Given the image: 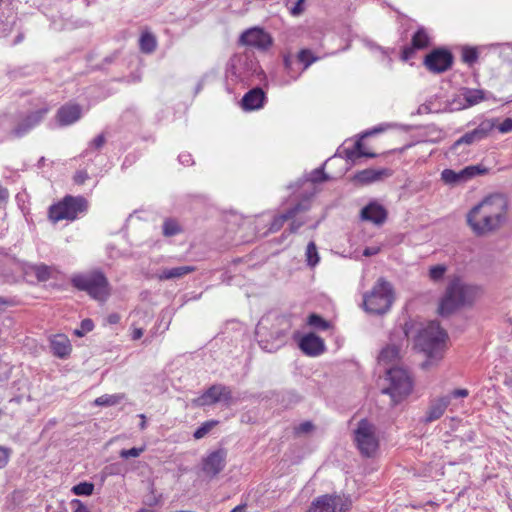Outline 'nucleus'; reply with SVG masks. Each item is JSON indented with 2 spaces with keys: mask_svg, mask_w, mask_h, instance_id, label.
<instances>
[{
  "mask_svg": "<svg viewBox=\"0 0 512 512\" xmlns=\"http://www.w3.org/2000/svg\"><path fill=\"white\" fill-rule=\"evenodd\" d=\"M508 202L503 194H492L475 205L466 220L474 234L482 236L501 227L505 221Z\"/></svg>",
  "mask_w": 512,
  "mask_h": 512,
  "instance_id": "nucleus-1",
  "label": "nucleus"
},
{
  "mask_svg": "<svg viewBox=\"0 0 512 512\" xmlns=\"http://www.w3.org/2000/svg\"><path fill=\"white\" fill-rule=\"evenodd\" d=\"M480 292V288L462 282L455 278L449 282L445 294L439 305V314L448 316L459 308L474 302Z\"/></svg>",
  "mask_w": 512,
  "mask_h": 512,
  "instance_id": "nucleus-2",
  "label": "nucleus"
},
{
  "mask_svg": "<svg viewBox=\"0 0 512 512\" xmlns=\"http://www.w3.org/2000/svg\"><path fill=\"white\" fill-rule=\"evenodd\" d=\"M291 327L288 317L277 316L271 330L268 331L267 319H261L256 328V334L260 337V347L270 353L276 352L286 344Z\"/></svg>",
  "mask_w": 512,
  "mask_h": 512,
  "instance_id": "nucleus-3",
  "label": "nucleus"
},
{
  "mask_svg": "<svg viewBox=\"0 0 512 512\" xmlns=\"http://www.w3.org/2000/svg\"><path fill=\"white\" fill-rule=\"evenodd\" d=\"M448 335L438 321H430L419 333L417 345L429 359H441Z\"/></svg>",
  "mask_w": 512,
  "mask_h": 512,
  "instance_id": "nucleus-4",
  "label": "nucleus"
},
{
  "mask_svg": "<svg viewBox=\"0 0 512 512\" xmlns=\"http://www.w3.org/2000/svg\"><path fill=\"white\" fill-rule=\"evenodd\" d=\"M394 301L392 285L383 278L377 280L371 291L364 295L363 305L368 313L383 315Z\"/></svg>",
  "mask_w": 512,
  "mask_h": 512,
  "instance_id": "nucleus-5",
  "label": "nucleus"
},
{
  "mask_svg": "<svg viewBox=\"0 0 512 512\" xmlns=\"http://www.w3.org/2000/svg\"><path fill=\"white\" fill-rule=\"evenodd\" d=\"M73 287L87 292L92 298L105 301L109 295V283L100 271L77 274L71 278Z\"/></svg>",
  "mask_w": 512,
  "mask_h": 512,
  "instance_id": "nucleus-6",
  "label": "nucleus"
},
{
  "mask_svg": "<svg viewBox=\"0 0 512 512\" xmlns=\"http://www.w3.org/2000/svg\"><path fill=\"white\" fill-rule=\"evenodd\" d=\"M386 374L389 386L383 389V393L389 394L394 404H397L411 393L413 388L411 376L401 367L387 368Z\"/></svg>",
  "mask_w": 512,
  "mask_h": 512,
  "instance_id": "nucleus-7",
  "label": "nucleus"
},
{
  "mask_svg": "<svg viewBox=\"0 0 512 512\" xmlns=\"http://www.w3.org/2000/svg\"><path fill=\"white\" fill-rule=\"evenodd\" d=\"M309 209L310 198L302 199L284 213L275 216L269 227V231L277 232L283 227L285 222L290 220L289 232L296 233L307 222V219L303 218L301 214L307 212Z\"/></svg>",
  "mask_w": 512,
  "mask_h": 512,
  "instance_id": "nucleus-8",
  "label": "nucleus"
},
{
  "mask_svg": "<svg viewBox=\"0 0 512 512\" xmlns=\"http://www.w3.org/2000/svg\"><path fill=\"white\" fill-rule=\"evenodd\" d=\"M87 209V201L83 197L66 196L61 202L49 208V218L56 223L61 220H75Z\"/></svg>",
  "mask_w": 512,
  "mask_h": 512,
  "instance_id": "nucleus-9",
  "label": "nucleus"
},
{
  "mask_svg": "<svg viewBox=\"0 0 512 512\" xmlns=\"http://www.w3.org/2000/svg\"><path fill=\"white\" fill-rule=\"evenodd\" d=\"M376 426L367 419L358 422L354 439L360 453L366 457L372 456L378 449L379 439Z\"/></svg>",
  "mask_w": 512,
  "mask_h": 512,
  "instance_id": "nucleus-10",
  "label": "nucleus"
},
{
  "mask_svg": "<svg viewBox=\"0 0 512 512\" xmlns=\"http://www.w3.org/2000/svg\"><path fill=\"white\" fill-rule=\"evenodd\" d=\"M218 402H222L226 406L233 403L232 391L228 386L214 384L202 395L192 400V404L197 407L210 406Z\"/></svg>",
  "mask_w": 512,
  "mask_h": 512,
  "instance_id": "nucleus-11",
  "label": "nucleus"
},
{
  "mask_svg": "<svg viewBox=\"0 0 512 512\" xmlns=\"http://www.w3.org/2000/svg\"><path fill=\"white\" fill-rule=\"evenodd\" d=\"M351 502L339 495H323L316 498L307 512H346Z\"/></svg>",
  "mask_w": 512,
  "mask_h": 512,
  "instance_id": "nucleus-12",
  "label": "nucleus"
},
{
  "mask_svg": "<svg viewBox=\"0 0 512 512\" xmlns=\"http://www.w3.org/2000/svg\"><path fill=\"white\" fill-rule=\"evenodd\" d=\"M48 111L47 107H43L36 111L20 114L14 128L10 131V135L15 138L23 137L43 121Z\"/></svg>",
  "mask_w": 512,
  "mask_h": 512,
  "instance_id": "nucleus-13",
  "label": "nucleus"
},
{
  "mask_svg": "<svg viewBox=\"0 0 512 512\" xmlns=\"http://www.w3.org/2000/svg\"><path fill=\"white\" fill-rule=\"evenodd\" d=\"M453 59L449 50L437 48L425 56L424 65L430 72L440 74L451 68Z\"/></svg>",
  "mask_w": 512,
  "mask_h": 512,
  "instance_id": "nucleus-14",
  "label": "nucleus"
},
{
  "mask_svg": "<svg viewBox=\"0 0 512 512\" xmlns=\"http://www.w3.org/2000/svg\"><path fill=\"white\" fill-rule=\"evenodd\" d=\"M239 42L245 46L254 47L259 50H267L272 46L273 38L269 33L264 31V29L252 27L241 34Z\"/></svg>",
  "mask_w": 512,
  "mask_h": 512,
  "instance_id": "nucleus-15",
  "label": "nucleus"
},
{
  "mask_svg": "<svg viewBox=\"0 0 512 512\" xmlns=\"http://www.w3.org/2000/svg\"><path fill=\"white\" fill-rule=\"evenodd\" d=\"M495 126L496 124L492 119L482 121L474 130L465 133L456 140L451 146V150L456 152L461 145H472L485 139Z\"/></svg>",
  "mask_w": 512,
  "mask_h": 512,
  "instance_id": "nucleus-16",
  "label": "nucleus"
},
{
  "mask_svg": "<svg viewBox=\"0 0 512 512\" xmlns=\"http://www.w3.org/2000/svg\"><path fill=\"white\" fill-rule=\"evenodd\" d=\"M486 172L487 169L480 165L467 166L458 172L452 169H444L441 173V179L448 185H458Z\"/></svg>",
  "mask_w": 512,
  "mask_h": 512,
  "instance_id": "nucleus-17",
  "label": "nucleus"
},
{
  "mask_svg": "<svg viewBox=\"0 0 512 512\" xmlns=\"http://www.w3.org/2000/svg\"><path fill=\"white\" fill-rule=\"evenodd\" d=\"M227 452L220 448L209 453L201 461V470L206 477H216L226 466Z\"/></svg>",
  "mask_w": 512,
  "mask_h": 512,
  "instance_id": "nucleus-18",
  "label": "nucleus"
},
{
  "mask_svg": "<svg viewBox=\"0 0 512 512\" xmlns=\"http://www.w3.org/2000/svg\"><path fill=\"white\" fill-rule=\"evenodd\" d=\"M299 348L308 356H318L324 352L325 344L319 336L308 333L299 340Z\"/></svg>",
  "mask_w": 512,
  "mask_h": 512,
  "instance_id": "nucleus-19",
  "label": "nucleus"
},
{
  "mask_svg": "<svg viewBox=\"0 0 512 512\" xmlns=\"http://www.w3.org/2000/svg\"><path fill=\"white\" fill-rule=\"evenodd\" d=\"M361 217L363 220L380 225L386 220L387 211L382 205L371 202L361 210Z\"/></svg>",
  "mask_w": 512,
  "mask_h": 512,
  "instance_id": "nucleus-20",
  "label": "nucleus"
},
{
  "mask_svg": "<svg viewBox=\"0 0 512 512\" xmlns=\"http://www.w3.org/2000/svg\"><path fill=\"white\" fill-rule=\"evenodd\" d=\"M265 98V93L261 88H253L243 96L241 100L242 107L246 111L260 109L263 107Z\"/></svg>",
  "mask_w": 512,
  "mask_h": 512,
  "instance_id": "nucleus-21",
  "label": "nucleus"
},
{
  "mask_svg": "<svg viewBox=\"0 0 512 512\" xmlns=\"http://www.w3.org/2000/svg\"><path fill=\"white\" fill-rule=\"evenodd\" d=\"M392 175L390 169H364L354 176V180L360 184H370Z\"/></svg>",
  "mask_w": 512,
  "mask_h": 512,
  "instance_id": "nucleus-22",
  "label": "nucleus"
},
{
  "mask_svg": "<svg viewBox=\"0 0 512 512\" xmlns=\"http://www.w3.org/2000/svg\"><path fill=\"white\" fill-rule=\"evenodd\" d=\"M81 118V107L78 104H66L57 112V119L61 126H68Z\"/></svg>",
  "mask_w": 512,
  "mask_h": 512,
  "instance_id": "nucleus-23",
  "label": "nucleus"
},
{
  "mask_svg": "<svg viewBox=\"0 0 512 512\" xmlns=\"http://www.w3.org/2000/svg\"><path fill=\"white\" fill-rule=\"evenodd\" d=\"M450 404V396H442L433 400L427 410L425 422L431 423L442 417L448 405Z\"/></svg>",
  "mask_w": 512,
  "mask_h": 512,
  "instance_id": "nucleus-24",
  "label": "nucleus"
},
{
  "mask_svg": "<svg viewBox=\"0 0 512 512\" xmlns=\"http://www.w3.org/2000/svg\"><path fill=\"white\" fill-rule=\"evenodd\" d=\"M52 353L59 358H66L71 352V344L67 336L63 334L54 335L50 339Z\"/></svg>",
  "mask_w": 512,
  "mask_h": 512,
  "instance_id": "nucleus-25",
  "label": "nucleus"
},
{
  "mask_svg": "<svg viewBox=\"0 0 512 512\" xmlns=\"http://www.w3.org/2000/svg\"><path fill=\"white\" fill-rule=\"evenodd\" d=\"M400 349L396 345H388L379 354V364L389 365L399 359Z\"/></svg>",
  "mask_w": 512,
  "mask_h": 512,
  "instance_id": "nucleus-26",
  "label": "nucleus"
},
{
  "mask_svg": "<svg viewBox=\"0 0 512 512\" xmlns=\"http://www.w3.org/2000/svg\"><path fill=\"white\" fill-rule=\"evenodd\" d=\"M195 268L193 266H179L173 267L169 269H164L159 276L161 280H169L175 278H181L191 272H193Z\"/></svg>",
  "mask_w": 512,
  "mask_h": 512,
  "instance_id": "nucleus-27",
  "label": "nucleus"
},
{
  "mask_svg": "<svg viewBox=\"0 0 512 512\" xmlns=\"http://www.w3.org/2000/svg\"><path fill=\"white\" fill-rule=\"evenodd\" d=\"M463 98L466 101L464 107H470L486 99V93L480 89H464Z\"/></svg>",
  "mask_w": 512,
  "mask_h": 512,
  "instance_id": "nucleus-28",
  "label": "nucleus"
},
{
  "mask_svg": "<svg viewBox=\"0 0 512 512\" xmlns=\"http://www.w3.org/2000/svg\"><path fill=\"white\" fill-rule=\"evenodd\" d=\"M346 156L348 159L355 161L356 159L361 157L374 158L376 154L364 151L363 143L361 139H359L354 143L351 149H346Z\"/></svg>",
  "mask_w": 512,
  "mask_h": 512,
  "instance_id": "nucleus-29",
  "label": "nucleus"
},
{
  "mask_svg": "<svg viewBox=\"0 0 512 512\" xmlns=\"http://www.w3.org/2000/svg\"><path fill=\"white\" fill-rule=\"evenodd\" d=\"M297 64H298L297 59H294V57L291 54H285L283 56V65H284L285 71L290 76V78L293 80H296L302 73L301 70L296 68Z\"/></svg>",
  "mask_w": 512,
  "mask_h": 512,
  "instance_id": "nucleus-30",
  "label": "nucleus"
},
{
  "mask_svg": "<svg viewBox=\"0 0 512 512\" xmlns=\"http://www.w3.org/2000/svg\"><path fill=\"white\" fill-rule=\"evenodd\" d=\"M28 269L40 282L48 281L51 278V268L43 263L30 265Z\"/></svg>",
  "mask_w": 512,
  "mask_h": 512,
  "instance_id": "nucleus-31",
  "label": "nucleus"
},
{
  "mask_svg": "<svg viewBox=\"0 0 512 512\" xmlns=\"http://www.w3.org/2000/svg\"><path fill=\"white\" fill-rule=\"evenodd\" d=\"M429 36L424 28H419L412 37V46L415 49H424L429 45Z\"/></svg>",
  "mask_w": 512,
  "mask_h": 512,
  "instance_id": "nucleus-32",
  "label": "nucleus"
},
{
  "mask_svg": "<svg viewBox=\"0 0 512 512\" xmlns=\"http://www.w3.org/2000/svg\"><path fill=\"white\" fill-rule=\"evenodd\" d=\"M140 49L144 53H152L156 49V39L150 33H143L139 40Z\"/></svg>",
  "mask_w": 512,
  "mask_h": 512,
  "instance_id": "nucleus-33",
  "label": "nucleus"
},
{
  "mask_svg": "<svg viewBox=\"0 0 512 512\" xmlns=\"http://www.w3.org/2000/svg\"><path fill=\"white\" fill-rule=\"evenodd\" d=\"M305 255L308 266L313 268L319 263L320 257L317 251L316 244L313 241L308 243Z\"/></svg>",
  "mask_w": 512,
  "mask_h": 512,
  "instance_id": "nucleus-34",
  "label": "nucleus"
},
{
  "mask_svg": "<svg viewBox=\"0 0 512 512\" xmlns=\"http://www.w3.org/2000/svg\"><path fill=\"white\" fill-rule=\"evenodd\" d=\"M122 399H124V394H105L96 398L95 404L97 406H112L120 403Z\"/></svg>",
  "mask_w": 512,
  "mask_h": 512,
  "instance_id": "nucleus-35",
  "label": "nucleus"
},
{
  "mask_svg": "<svg viewBox=\"0 0 512 512\" xmlns=\"http://www.w3.org/2000/svg\"><path fill=\"white\" fill-rule=\"evenodd\" d=\"M318 60L309 49H302L297 55L298 63L303 64L301 71H305L312 63Z\"/></svg>",
  "mask_w": 512,
  "mask_h": 512,
  "instance_id": "nucleus-36",
  "label": "nucleus"
},
{
  "mask_svg": "<svg viewBox=\"0 0 512 512\" xmlns=\"http://www.w3.org/2000/svg\"><path fill=\"white\" fill-rule=\"evenodd\" d=\"M308 325L318 330H327L329 328V322L322 318L320 315L312 313L309 315L307 320Z\"/></svg>",
  "mask_w": 512,
  "mask_h": 512,
  "instance_id": "nucleus-37",
  "label": "nucleus"
},
{
  "mask_svg": "<svg viewBox=\"0 0 512 512\" xmlns=\"http://www.w3.org/2000/svg\"><path fill=\"white\" fill-rule=\"evenodd\" d=\"M181 232V227L177 221L173 219H167L163 223V234L166 237L177 235Z\"/></svg>",
  "mask_w": 512,
  "mask_h": 512,
  "instance_id": "nucleus-38",
  "label": "nucleus"
},
{
  "mask_svg": "<svg viewBox=\"0 0 512 512\" xmlns=\"http://www.w3.org/2000/svg\"><path fill=\"white\" fill-rule=\"evenodd\" d=\"M217 424L218 421L216 420H210L202 423L194 432L193 437L197 440L205 437Z\"/></svg>",
  "mask_w": 512,
  "mask_h": 512,
  "instance_id": "nucleus-39",
  "label": "nucleus"
},
{
  "mask_svg": "<svg viewBox=\"0 0 512 512\" xmlns=\"http://www.w3.org/2000/svg\"><path fill=\"white\" fill-rule=\"evenodd\" d=\"M94 485L89 482H81L72 488V492L79 496H89L93 493Z\"/></svg>",
  "mask_w": 512,
  "mask_h": 512,
  "instance_id": "nucleus-40",
  "label": "nucleus"
},
{
  "mask_svg": "<svg viewBox=\"0 0 512 512\" xmlns=\"http://www.w3.org/2000/svg\"><path fill=\"white\" fill-rule=\"evenodd\" d=\"M462 59L465 63L472 65L478 59V52L475 48L465 47L462 51Z\"/></svg>",
  "mask_w": 512,
  "mask_h": 512,
  "instance_id": "nucleus-41",
  "label": "nucleus"
},
{
  "mask_svg": "<svg viewBox=\"0 0 512 512\" xmlns=\"http://www.w3.org/2000/svg\"><path fill=\"white\" fill-rule=\"evenodd\" d=\"M447 271V267L445 265H436L432 266L429 270V276L433 281L441 280Z\"/></svg>",
  "mask_w": 512,
  "mask_h": 512,
  "instance_id": "nucleus-42",
  "label": "nucleus"
},
{
  "mask_svg": "<svg viewBox=\"0 0 512 512\" xmlns=\"http://www.w3.org/2000/svg\"><path fill=\"white\" fill-rule=\"evenodd\" d=\"M94 328V323L91 319L86 318L81 321L80 329L75 330V334L79 337L84 336L86 333L92 331Z\"/></svg>",
  "mask_w": 512,
  "mask_h": 512,
  "instance_id": "nucleus-43",
  "label": "nucleus"
},
{
  "mask_svg": "<svg viewBox=\"0 0 512 512\" xmlns=\"http://www.w3.org/2000/svg\"><path fill=\"white\" fill-rule=\"evenodd\" d=\"M145 450V447H133L131 449H122L120 451V457L121 458H124V459H128V458H136V457H139L141 455L142 452H144Z\"/></svg>",
  "mask_w": 512,
  "mask_h": 512,
  "instance_id": "nucleus-44",
  "label": "nucleus"
},
{
  "mask_svg": "<svg viewBox=\"0 0 512 512\" xmlns=\"http://www.w3.org/2000/svg\"><path fill=\"white\" fill-rule=\"evenodd\" d=\"M327 179L328 176L325 174L323 168H317L311 172L308 181L312 183H320L326 181Z\"/></svg>",
  "mask_w": 512,
  "mask_h": 512,
  "instance_id": "nucleus-45",
  "label": "nucleus"
},
{
  "mask_svg": "<svg viewBox=\"0 0 512 512\" xmlns=\"http://www.w3.org/2000/svg\"><path fill=\"white\" fill-rule=\"evenodd\" d=\"M106 140H105V137L103 134H100L98 135L96 138H94L90 143H89V147L88 149L85 151L86 154H88V151L90 149H95V150H100L104 144H105Z\"/></svg>",
  "mask_w": 512,
  "mask_h": 512,
  "instance_id": "nucleus-46",
  "label": "nucleus"
},
{
  "mask_svg": "<svg viewBox=\"0 0 512 512\" xmlns=\"http://www.w3.org/2000/svg\"><path fill=\"white\" fill-rule=\"evenodd\" d=\"M11 449L0 445V469L4 468L10 458Z\"/></svg>",
  "mask_w": 512,
  "mask_h": 512,
  "instance_id": "nucleus-47",
  "label": "nucleus"
},
{
  "mask_svg": "<svg viewBox=\"0 0 512 512\" xmlns=\"http://www.w3.org/2000/svg\"><path fill=\"white\" fill-rule=\"evenodd\" d=\"M314 426L310 421H305L301 424H299L297 427H295V433L300 434H306L313 430Z\"/></svg>",
  "mask_w": 512,
  "mask_h": 512,
  "instance_id": "nucleus-48",
  "label": "nucleus"
},
{
  "mask_svg": "<svg viewBox=\"0 0 512 512\" xmlns=\"http://www.w3.org/2000/svg\"><path fill=\"white\" fill-rule=\"evenodd\" d=\"M497 129L501 133L512 132V118H506L502 123L497 126Z\"/></svg>",
  "mask_w": 512,
  "mask_h": 512,
  "instance_id": "nucleus-49",
  "label": "nucleus"
},
{
  "mask_svg": "<svg viewBox=\"0 0 512 512\" xmlns=\"http://www.w3.org/2000/svg\"><path fill=\"white\" fill-rule=\"evenodd\" d=\"M304 3L305 0H297L295 5L291 8V14L293 16H298L303 13L304 11Z\"/></svg>",
  "mask_w": 512,
  "mask_h": 512,
  "instance_id": "nucleus-50",
  "label": "nucleus"
},
{
  "mask_svg": "<svg viewBox=\"0 0 512 512\" xmlns=\"http://www.w3.org/2000/svg\"><path fill=\"white\" fill-rule=\"evenodd\" d=\"M469 395V391L467 389H455L450 393L451 398H465Z\"/></svg>",
  "mask_w": 512,
  "mask_h": 512,
  "instance_id": "nucleus-51",
  "label": "nucleus"
},
{
  "mask_svg": "<svg viewBox=\"0 0 512 512\" xmlns=\"http://www.w3.org/2000/svg\"><path fill=\"white\" fill-rule=\"evenodd\" d=\"M414 50H415V48H413V46H411V47H405V48L403 49V52H402V58H403V60H409V59L413 56V54H414Z\"/></svg>",
  "mask_w": 512,
  "mask_h": 512,
  "instance_id": "nucleus-52",
  "label": "nucleus"
},
{
  "mask_svg": "<svg viewBox=\"0 0 512 512\" xmlns=\"http://www.w3.org/2000/svg\"><path fill=\"white\" fill-rule=\"evenodd\" d=\"M379 251H380L379 247H367L364 249L363 255L366 257H370V256L378 254Z\"/></svg>",
  "mask_w": 512,
  "mask_h": 512,
  "instance_id": "nucleus-53",
  "label": "nucleus"
},
{
  "mask_svg": "<svg viewBox=\"0 0 512 512\" xmlns=\"http://www.w3.org/2000/svg\"><path fill=\"white\" fill-rule=\"evenodd\" d=\"M9 198V192L7 190V188L3 187L1 184H0V203L2 202H6Z\"/></svg>",
  "mask_w": 512,
  "mask_h": 512,
  "instance_id": "nucleus-54",
  "label": "nucleus"
},
{
  "mask_svg": "<svg viewBox=\"0 0 512 512\" xmlns=\"http://www.w3.org/2000/svg\"><path fill=\"white\" fill-rule=\"evenodd\" d=\"M88 178V175L86 172H78L75 176V181L76 183L78 184H83L85 182V180Z\"/></svg>",
  "mask_w": 512,
  "mask_h": 512,
  "instance_id": "nucleus-55",
  "label": "nucleus"
},
{
  "mask_svg": "<svg viewBox=\"0 0 512 512\" xmlns=\"http://www.w3.org/2000/svg\"><path fill=\"white\" fill-rule=\"evenodd\" d=\"M120 319H121V318H120V315H119V314H117V313H111V314H110V315H108V317H107V322H108L109 324H117V323H119Z\"/></svg>",
  "mask_w": 512,
  "mask_h": 512,
  "instance_id": "nucleus-56",
  "label": "nucleus"
},
{
  "mask_svg": "<svg viewBox=\"0 0 512 512\" xmlns=\"http://www.w3.org/2000/svg\"><path fill=\"white\" fill-rule=\"evenodd\" d=\"M178 159L184 165H189L190 163H192L190 154H181L179 155Z\"/></svg>",
  "mask_w": 512,
  "mask_h": 512,
  "instance_id": "nucleus-57",
  "label": "nucleus"
},
{
  "mask_svg": "<svg viewBox=\"0 0 512 512\" xmlns=\"http://www.w3.org/2000/svg\"><path fill=\"white\" fill-rule=\"evenodd\" d=\"M143 336V329L142 328H135L132 332V339L133 340H138L140 339L141 337Z\"/></svg>",
  "mask_w": 512,
  "mask_h": 512,
  "instance_id": "nucleus-58",
  "label": "nucleus"
},
{
  "mask_svg": "<svg viewBox=\"0 0 512 512\" xmlns=\"http://www.w3.org/2000/svg\"><path fill=\"white\" fill-rule=\"evenodd\" d=\"M243 65L244 66H250L251 69L253 68L254 72L257 70V65L253 61H249L247 58L243 59Z\"/></svg>",
  "mask_w": 512,
  "mask_h": 512,
  "instance_id": "nucleus-59",
  "label": "nucleus"
},
{
  "mask_svg": "<svg viewBox=\"0 0 512 512\" xmlns=\"http://www.w3.org/2000/svg\"><path fill=\"white\" fill-rule=\"evenodd\" d=\"M76 503H77V508L75 509L74 512H88V509L86 508V506L81 504L79 501H76Z\"/></svg>",
  "mask_w": 512,
  "mask_h": 512,
  "instance_id": "nucleus-60",
  "label": "nucleus"
},
{
  "mask_svg": "<svg viewBox=\"0 0 512 512\" xmlns=\"http://www.w3.org/2000/svg\"><path fill=\"white\" fill-rule=\"evenodd\" d=\"M139 417L141 418L140 429L144 430L146 428V417L144 414H140Z\"/></svg>",
  "mask_w": 512,
  "mask_h": 512,
  "instance_id": "nucleus-61",
  "label": "nucleus"
},
{
  "mask_svg": "<svg viewBox=\"0 0 512 512\" xmlns=\"http://www.w3.org/2000/svg\"><path fill=\"white\" fill-rule=\"evenodd\" d=\"M24 38V35L22 33L18 34L14 40V44L20 43Z\"/></svg>",
  "mask_w": 512,
  "mask_h": 512,
  "instance_id": "nucleus-62",
  "label": "nucleus"
},
{
  "mask_svg": "<svg viewBox=\"0 0 512 512\" xmlns=\"http://www.w3.org/2000/svg\"><path fill=\"white\" fill-rule=\"evenodd\" d=\"M231 512H245L244 506H237Z\"/></svg>",
  "mask_w": 512,
  "mask_h": 512,
  "instance_id": "nucleus-63",
  "label": "nucleus"
},
{
  "mask_svg": "<svg viewBox=\"0 0 512 512\" xmlns=\"http://www.w3.org/2000/svg\"><path fill=\"white\" fill-rule=\"evenodd\" d=\"M138 512H153L152 510L142 508Z\"/></svg>",
  "mask_w": 512,
  "mask_h": 512,
  "instance_id": "nucleus-64",
  "label": "nucleus"
}]
</instances>
